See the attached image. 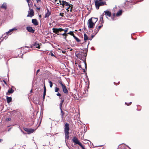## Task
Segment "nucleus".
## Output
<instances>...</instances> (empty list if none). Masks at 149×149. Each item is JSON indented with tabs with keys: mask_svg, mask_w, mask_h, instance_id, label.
<instances>
[{
	"mask_svg": "<svg viewBox=\"0 0 149 149\" xmlns=\"http://www.w3.org/2000/svg\"><path fill=\"white\" fill-rule=\"evenodd\" d=\"M70 130L69 124L66 123L64 125V133L65 139L68 140L69 139V132Z\"/></svg>",
	"mask_w": 149,
	"mask_h": 149,
	"instance_id": "obj_1",
	"label": "nucleus"
},
{
	"mask_svg": "<svg viewBox=\"0 0 149 149\" xmlns=\"http://www.w3.org/2000/svg\"><path fill=\"white\" fill-rule=\"evenodd\" d=\"M95 6L97 10L99 9L100 6L107 5L105 1H99L98 0H96L95 1Z\"/></svg>",
	"mask_w": 149,
	"mask_h": 149,
	"instance_id": "obj_2",
	"label": "nucleus"
},
{
	"mask_svg": "<svg viewBox=\"0 0 149 149\" xmlns=\"http://www.w3.org/2000/svg\"><path fill=\"white\" fill-rule=\"evenodd\" d=\"M25 116L24 112L20 113L19 114V122H20V124L22 125L25 124Z\"/></svg>",
	"mask_w": 149,
	"mask_h": 149,
	"instance_id": "obj_3",
	"label": "nucleus"
},
{
	"mask_svg": "<svg viewBox=\"0 0 149 149\" xmlns=\"http://www.w3.org/2000/svg\"><path fill=\"white\" fill-rule=\"evenodd\" d=\"M87 52L86 51H85L83 50L82 51L80 52L77 55V56L81 60L82 58H84L86 57L87 56Z\"/></svg>",
	"mask_w": 149,
	"mask_h": 149,
	"instance_id": "obj_4",
	"label": "nucleus"
},
{
	"mask_svg": "<svg viewBox=\"0 0 149 149\" xmlns=\"http://www.w3.org/2000/svg\"><path fill=\"white\" fill-rule=\"evenodd\" d=\"M72 140L74 143L78 144L79 146L81 147L82 149H85L84 147L82 145L76 137H74L72 139Z\"/></svg>",
	"mask_w": 149,
	"mask_h": 149,
	"instance_id": "obj_5",
	"label": "nucleus"
},
{
	"mask_svg": "<svg viewBox=\"0 0 149 149\" xmlns=\"http://www.w3.org/2000/svg\"><path fill=\"white\" fill-rule=\"evenodd\" d=\"M58 82L59 84L61 85L63 92L66 94L68 93V90L67 89L66 87L65 86V84L63 83L61 81H59Z\"/></svg>",
	"mask_w": 149,
	"mask_h": 149,
	"instance_id": "obj_6",
	"label": "nucleus"
},
{
	"mask_svg": "<svg viewBox=\"0 0 149 149\" xmlns=\"http://www.w3.org/2000/svg\"><path fill=\"white\" fill-rule=\"evenodd\" d=\"M52 30L54 33L57 34V35H60L59 34L60 33H59V32L63 31L64 29L61 28H53L52 29Z\"/></svg>",
	"mask_w": 149,
	"mask_h": 149,
	"instance_id": "obj_7",
	"label": "nucleus"
},
{
	"mask_svg": "<svg viewBox=\"0 0 149 149\" xmlns=\"http://www.w3.org/2000/svg\"><path fill=\"white\" fill-rule=\"evenodd\" d=\"M88 25L89 28L93 29L94 27L95 24L92 22L91 19H89L88 21Z\"/></svg>",
	"mask_w": 149,
	"mask_h": 149,
	"instance_id": "obj_8",
	"label": "nucleus"
},
{
	"mask_svg": "<svg viewBox=\"0 0 149 149\" xmlns=\"http://www.w3.org/2000/svg\"><path fill=\"white\" fill-rule=\"evenodd\" d=\"M100 25L97 26H96L95 27V29L94 30V31L95 34H96L99 31L100 29L103 26V23L99 22Z\"/></svg>",
	"mask_w": 149,
	"mask_h": 149,
	"instance_id": "obj_9",
	"label": "nucleus"
},
{
	"mask_svg": "<svg viewBox=\"0 0 149 149\" xmlns=\"http://www.w3.org/2000/svg\"><path fill=\"white\" fill-rule=\"evenodd\" d=\"M24 130L28 134H30L34 132L35 130L32 128H24Z\"/></svg>",
	"mask_w": 149,
	"mask_h": 149,
	"instance_id": "obj_10",
	"label": "nucleus"
},
{
	"mask_svg": "<svg viewBox=\"0 0 149 149\" xmlns=\"http://www.w3.org/2000/svg\"><path fill=\"white\" fill-rule=\"evenodd\" d=\"M34 15V13L33 9H30L29 12L28 14L27 15V17H31Z\"/></svg>",
	"mask_w": 149,
	"mask_h": 149,
	"instance_id": "obj_11",
	"label": "nucleus"
},
{
	"mask_svg": "<svg viewBox=\"0 0 149 149\" xmlns=\"http://www.w3.org/2000/svg\"><path fill=\"white\" fill-rule=\"evenodd\" d=\"M14 89H15V88L13 86H11L10 89H9L8 91V92L6 93V95H8L9 94H12L14 92Z\"/></svg>",
	"mask_w": 149,
	"mask_h": 149,
	"instance_id": "obj_12",
	"label": "nucleus"
},
{
	"mask_svg": "<svg viewBox=\"0 0 149 149\" xmlns=\"http://www.w3.org/2000/svg\"><path fill=\"white\" fill-rule=\"evenodd\" d=\"M42 44L41 43L38 44L36 42H35L33 45H31L30 46V47L31 48H32L33 46H35L36 47V48L40 49V46Z\"/></svg>",
	"mask_w": 149,
	"mask_h": 149,
	"instance_id": "obj_13",
	"label": "nucleus"
},
{
	"mask_svg": "<svg viewBox=\"0 0 149 149\" xmlns=\"http://www.w3.org/2000/svg\"><path fill=\"white\" fill-rule=\"evenodd\" d=\"M26 30L29 32L33 33L35 30L33 29L31 27L28 26L26 27Z\"/></svg>",
	"mask_w": 149,
	"mask_h": 149,
	"instance_id": "obj_14",
	"label": "nucleus"
},
{
	"mask_svg": "<svg viewBox=\"0 0 149 149\" xmlns=\"http://www.w3.org/2000/svg\"><path fill=\"white\" fill-rule=\"evenodd\" d=\"M103 13H105V15H106V16H108L109 17H110L111 15V12L109 10L105 11H104Z\"/></svg>",
	"mask_w": 149,
	"mask_h": 149,
	"instance_id": "obj_15",
	"label": "nucleus"
},
{
	"mask_svg": "<svg viewBox=\"0 0 149 149\" xmlns=\"http://www.w3.org/2000/svg\"><path fill=\"white\" fill-rule=\"evenodd\" d=\"M32 23L35 26H37L38 24V22L37 20L36 19H32Z\"/></svg>",
	"mask_w": 149,
	"mask_h": 149,
	"instance_id": "obj_16",
	"label": "nucleus"
},
{
	"mask_svg": "<svg viewBox=\"0 0 149 149\" xmlns=\"http://www.w3.org/2000/svg\"><path fill=\"white\" fill-rule=\"evenodd\" d=\"M70 4L69 3L66 2V1H62V6L63 8H64L65 7V6L68 7V6H69Z\"/></svg>",
	"mask_w": 149,
	"mask_h": 149,
	"instance_id": "obj_17",
	"label": "nucleus"
},
{
	"mask_svg": "<svg viewBox=\"0 0 149 149\" xmlns=\"http://www.w3.org/2000/svg\"><path fill=\"white\" fill-rule=\"evenodd\" d=\"M17 30V29L16 28H13L12 29H10L8 31L6 32V35H10L9 34V33L11 32H12L13 31H14Z\"/></svg>",
	"mask_w": 149,
	"mask_h": 149,
	"instance_id": "obj_18",
	"label": "nucleus"
},
{
	"mask_svg": "<svg viewBox=\"0 0 149 149\" xmlns=\"http://www.w3.org/2000/svg\"><path fill=\"white\" fill-rule=\"evenodd\" d=\"M0 8H1L6 10L7 8V5L6 3H4L1 6Z\"/></svg>",
	"mask_w": 149,
	"mask_h": 149,
	"instance_id": "obj_19",
	"label": "nucleus"
},
{
	"mask_svg": "<svg viewBox=\"0 0 149 149\" xmlns=\"http://www.w3.org/2000/svg\"><path fill=\"white\" fill-rule=\"evenodd\" d=\"M104 15V13H103L102 15H101L100 17V20L99 21V22H101L103 23L104 21H103V17Z\"/></svg>",
	"mask_w": 149,
	"mask_h": 149,
	"instance_id": "obj_20",
	"label": "nucleus"
},
{
	"mask_svg": "<svg viewBox=\"0 0 149 149\" xmlns=\"http://www.w3.org/2000/svg\"><path fill=\"white\" fill-rule=\"evenodd\" d=\"M60 35H62V36H64V37H63L64 39L66 40L67 41V37L68 36V33H64L63 34H60Z\"/></svg>",
	"mask_w": 149,
	"mask_h": 149,
	"instance_id": "obj_21",
	"label": "nucleus"
},
{
	"mask_svg": "<svg viewBox=\"0 0 149 149\" xmlns=\"http://www.w3.org/2000/svg\"><path fill=\"white\" fill-rule=\"evenodd\" d=\"M90 19H91L92 22H93L94 23V24H95L96 22L97 21V18H96L94 17H91Z\"/></svg>",
	"mask_w": 149,
	"mask_h": 149,
	"instance_id": "obj_22",
	"label": "nucleus"
},
{
	"mask_svg": "<svg viewBox=\"0 0 149 149\" xmlns=\"http://www.w3.org/2000/svg\"><path fill=\"white\" fill-rule=\"evenodd\" d=\"M60 110L61 111V117L62 118H63L64 116L65 117L67 115L65 114V113L63 111L62 109Z\"/></svg>",
	"mask_w": 149,
	"mask_h": 149,
	"instance_id": "obj_23",
	"label": "nucleus"
},
{
	"mask_svg": "<svg viewBox=\"0 0 149 149\" xmlns=\"http://www.w3.org/2000/svg\"><path fill=\"white\" fill-rule=\"evenodd\" d=\"M7 101L8 103H9L12 101V98L11 97H6Z\"/></svg>",
	"mask_w": 149,
	"mask_h": 149,
	"instance_id": "obj_24",
	"label": "nucleus"
},
{
	"mask_svg": "<svg viewBox=\"0 0 149 149\" xmlns=\"http://www.w3.org/2000/svg\"><path fill=\"white\" fill-rule=\"evenodd\" d=\"M122 13V10H119L117 12V13L116 15L117 16H119L121 15Z\"/></svg>",
	"mask_w": 149,
	"mask_h": 149,
	"instance_id": "obj_25",
	"label": "nucleus"
},
{
	"mask_svg": "<svg viewBox=\"0 0 149 149\" xmlns=\"http://www.w3.org/2000/svg\"><path fill=\"white\" fill-rule=\"evenodd\" d=\"M84 39L85 41L89 40L88 38L86 33H84Z\"/></svg>",
	"mask_w": 149,
	"mask_h": 149,
	"instance_id": "obj_26",
	"label": "nucleus"
},
{
	"mask_svg": "<svg viewBox=\"0 0 149 149\" xmlns=\"http://www.w3.org/2000/svg\"><path fill=\"white\" fill-rule=\"evenodd\" d=\"M67 33L68 34L72 36L73 37L75 36L73 31H70L69 33Z\"/></svg>",
	"mask_w": 149,
	"mask_h": 149,
	"instance_id": "obj_27",
	"label": "nucleus"
},
{
	"mask_svg": "<svg viewBox=\"0 0 149 149\" xmlns=\"http://www.w3.org/2000/svg\"><path fill=\"white\" fill-rule=\"evenodd\" d=\"M51 15V13H47L45 16V17H49V16Z\"/></svg>",
	"mask_w": 149,
	"mask_h": 149,
	"instance_id": "obj_28",
	"label": "nucleus"
},
{
	"mask_svg": "<svg viewBox=\"0 0 149 149\" xmlns=\"http://www.w3.org/2000/svg\"><path fill=\"white\" fill-rule=\"evenodd\" d=\"M73 38L75 39L76 41L78 42H80V40L77 37L75 36L73 37Z\"/></svg>",
	"mask_w": 149,
	"mask_h": 149,
	"instance_id": "obj_29",
	"label": "nucleus"
},
{
	"mask_svg": "<svg viewBox=\"0 0 149 149\" xmlns=\"http://www.w3.org/2000/svg\"><path fill=\"white\" fill-rule=\"evenodd\" d=\"M59 89V88H58L57 87H56L55 88V92H57L58 91Z\"/></svg>",
	"mask_w": 149,
	"mask_h": 149,
	"instance_id": "obj_30",
	"label": "nucleus"
},
{
	"mask_svg": "<svg viewBox=\"0 0 149 149\" xmlns=\"http://www.w3.org/2000/svg\"><path fill=\"white\" fill-rule=\"evenodd\" d=\"M49 83L50 87V88H52L53 86V84L50 81H49Z\"/></svg>",
	"mask_w": 149,
	"mask_h": 149,
	"instance_id": "obj_31",
	"label": "nucleus"
},
{
	"mask_svg": "<svg viewBox=\"0 0 149 149\" xmlns=\"http://www.w3.org/2000/svg\"><path fill=\"white\" fill-rule=\"evenodd\" d=\"M68 28H66L65 29H64L63 31H64V33H66L68 32Z\"/></svg>",
	"mask_w": 149,
	"mask_h": 149,
	"instance_id": "obj_32",
	"label": "nucleus"
},
{
	"mask_svg": "<svg viewBox=\"0 0 149 149\" xmlns=\"http://www.w3.org/2000/svg\"><path fill=\"white\" fill-rule=\"evenodd\" d=\"M71 4H70L69 6H68V7L66 8V10H67L68 12V11H69V9L71 7Z\"/></svg>",
	"mask_w": 149,
	"mask_h": 149,
	"instance_id": "obj_33",
	"label": "nucleus"
},
{
	"mask_svg": "<svg viewBox=\"0 0 149 149\" xmlns=\"http://www.w3.org/2000/svg\"><path fill=\"white\" fill-rule=\"evenodd\" d=\"M72 8H73V5L71 4V7H70V12H72Z\"/></svg>",
	"mask_w": 149,
	"mask_h": 149,
	"instance_id": "obj_34",
	"label": "nucleus"
},
{
	"mask_svg": "<svg viewBox=\"0 0 149 149\" xmlns=\"http://www.w3.org/2000/svg\"><path fill=\"white\" fill-rule=\"evenodd\" d=\"M64 13H61L59 14V15L62 17H64Z\"/></svg>",
	"mask_w": 149,
	"mask_h": 149,
	"instance_id": "obj_35",
	"label": "nucleus"
},
{
	"mask_svg": "<svg viewBox=\"0 0 149 149\" xmlns=\"http://www.w3.org/2000/svg\"><path fill=\"white\" fill-rule=\"evenodd\" d=\"M132 104V102H130L129 103H127V102H125V104L128 106Z\"/></svg>",
	"mask_w": 149,
	"mask_h": 149,
	"instance_id": "obj_36",
	"label": "nucleus"
},
{
	"mask_svg": "<svg viewBox=\"0 0 149 149\" xmlns=\"http://www.w3.org/2000/svg\"><path fill=\"white\" fill-rule=\"evenodd\" d=\"M46 87L45 86V84L44 86V92H46Z\"/></svg>",
	"mask_w": 149,
	"mask_h": 149,
	"instance_id": "obj_37",
	"label": "nucleus"
},
{
	"mask_svg": "<svg viewBox=\"0 0 149 149\" xmlns=\"http://www.w3.org/2000/svg\"><path fill=\"white\" fill-rule=\"evenodd\" d=\"M11 119L10 118H8L6 119V121H9L11 120Z\"/></svg>",
	"mask_w": 149,
	"mask_h": 149,
	"instance_id": "obj_38",
	"label": "nucleus"
},
{
	"mask_svg": "<svg viewBox=\"0 0 149 149\" xmlns=\"http://www.w3.org/2000/svg\"><path fill=\"white\" fill-rule=\"evenodd\" d=\"M56 95L57 96H59V97L61 96V94L59 93H57Z\"/></svg>",
	"mask_w": 149,
	"mask_h": 149,
	"instance_id": "obj_39",
	"label": "nucleus"
},
{
	"mask_svg": "<svg viewBox=\"0 0 149 149\" xmlns=\"http://www.w3.org/2000/svg\"><path fill=\"white\" fill-rule=\"evenodd\" d=\"M64 102V100L63 99L61 100V102L60 103L61 104H63V102Z\"/></svg>",
	"mask_w": 149,
	"mask_h": 149,
	"instance_id": "obj_40",
	"label": "nucleus"
},
{
	"mask_svg": "<svg viewBox=\"0 0 149 149\" xmlns=\"http://www.w3.org/2000/svg\"><path fill=\"white\" fill-rule=\"evenodd\" d=\"M62 104H59L60 109V110L62 109Z\"/></svg>",
	"mask_w": 149,
	"mask_h": 149,
	"instance_id": "obj_41",
	"label": "nucleus"
},
{
	"mask_svg": "<svg viewBox=\"0 0 149 149\" xmlns=\"http://www.w3.org/2000/svg\"><path fill=\"white\" fill-rule=\"evenodd\" d=\"M59 1L60 3V4L62 5V1H61L59 0Z\"/></svg>",
	"mask_w": 149,
	"mask_h": 149,
	"instance_id": "obj_42",
	"label": "nucleus"
},
{
	"mask_svg": "<svg viewBox=\"0 0 149 149\" xmlns=\"http://www.w3.org/2000/svg\"><path fill=\"white\" fill-rule=\"evenodd\" d=\"M50 55L52 56H55L54 55V54L52 52H51V53Z\"/></svg>",
	"mask_w": 149,
	"mask_h": 149,
	"instance_id": "obj_43",
	"label": "nucleus"
},
{
	"mask_svg": "<svg viewBox=\"0 0 149 149\" xmlns=\"http://www.w3.org/2000/svg\"><path fill=\"white\" fill-rule=\"evenodd\" d=\"M85 67L86 69L87 66H86V61H85Z\"/></svg>",
	"mask_w": 149,
	"mask_h": 149,
	"instance_id": "obj_44",
	"label": "nucleus"
},
{
	"mask_svg": "<svg viewBox=\"0 0 149 149\" xmlns=\"http://www.w3.org/2000/svg\"><path fill=\"white\" fill-rule=\"evenodd\" d=\"M62 52L63 54H65L66 53V51H62Z\"/></svg>",
	"mask_w": 149,
	"mask_h": 149,
	"instance_id": "obj_45",
	"label": "nucleus"
},
{
	"mask_svg": "<svg viewBox=\"0 0 149 149\" xmlns=\"http://www.w3.org/2000/svg\"><path fill=\"white\" fill-rule=\"evenodd\" d=\"M3 82L6 85H7V84L5 81L4 80H3Z\"/></svg>",
	"mask_w": 149,
	"mask_h": 149,
	"instance_id": "obj_46",
	"label": "nucleus"
},
{
	"mask_svg": "<svg viewBox=\"0 0 149 149\" xmlns=\"http://www.w3.org/2000/svg\"><path fill=\"white\" fill-rule=\"evenodd\" d=\"M94 37V35H92L91 36V39H89V40H91Z\"/></svg>",
	"mask_w": 149,
	"mask_h": 149,
	"instance_id": "obj_47",
	"label": "nucleus"
},
{
	"mask_svg": "<svg viewBox=\"0 0 149 149\" xmlns=\"http://www.w3.org/2000/svg\"><path fill=\"white\" fill-rule=\"evenodd\" d=\"M46 93V92H43V95H45V96Z\"/></svg>",
	"mask_w": 149,
	"mask_h": 149,
	"instance_id": "obj_48",
	"label": "nucleus"
},
{
	"mask_svg": "<svg viewBox=\"0 0 149 149\" xmlns=\"http://www.w3.org/2000/svg\"><path fill=\"white\" fill-rule=\"evenodd\" d=\"M36 8H36L37 10H40V8H38L37 7Z\"/></svg>",
	"mask_w": 149,
	"mask_h": 149,
	"instance_id": "obj_49",
	"label": "nucleus"
},
{
	"mask_svg": "<svg viewBox=\"0 0 149 149\" xmlns=\"http://www.w3.org/2000/svg\"><path fill=\"white\" fill-rule=\"evenodd\" d=\"M47 13H51L49 11V10L48 8H47Z\"/></svg>",
	"mask_w": 149,
	"mask_h": 149,
	"instance_id": "obj_50",
	"label": "nucleus"
},
{
	"mask_svg": "<svg viewBox=\"0 0 149 149\" xmlns=\"http://www.w3.org/2000/svg\"><path fill=\"white\" fill-rule=\"evenodd\" d=\"M40 70V69L38 70L36 72L37 74H38V73L39 72Z\"/></svg>",
	"mask_w": 149,
	"mask_h": 149,
	"instance_id": "obj_51",
	"label": "nucleus"
},
{
	"mask_svg": "<svg viewBox=\"0 0 149 149\" xmlns=\"http://www.w3.org/2000/svg\"><path fill=\"white\" fill-rule=\"evenodd\" d=\"M45 95H43V100H44L45 99Z\"/></svg>",
	"mask_w": 149,
	"mask_h": 149,
	"instance_id": "obj_52",
	"label": "nucleus"
},
{
	"mask_svg": "<svg viewBox=\"0 0 149 149\" xmlns=\"http://www.w3.org/2000/svg\"><path fill=\"white\" fill-rule=\"evenodd\" d=\"M41 0H36L37 2L38 3L39 1H40Z\"/></svg>",
	"mask_w": 149,
	"mask_h": 149,
	"instance_id": "obj_53",
	"label": "nucleus"
},
{
	"mask_svg": "<svg viewBox=\"0 0 149 149\" xmlns=\"http://www.w3.org/2000/svg\"><path fill=\"white\" fill-rule=\"evenodd\" d=\"M26 1H27V2L29 3V1H30V0H26Z\"/></svg>",
	"mask_w": 149,
	"mask_h": 149,
	"instance_id": "obj_54",
	"label": "nucleus"
},
{
	"mask_svg": "<svg viewBox=\"0 0 149 149\" xmlns=\"http://www.w3.org/2000/svg\"><path fill=\"white\" fill-rule=\"evenodd\" d=\"M34 6L35 7H37V6L36 4H34Z\"/></svg>",
	"mask_w": 149,
	"mask_h": 149,
	"instance_id": "obj_55",
	"label": "nucleus"
},
{
	"mask_svg": "<svg viewBox=\"0 0 149 149\" xmlns=\"http://www.w3.org/2000/svg\"><path fill=\"white\" fill-rule=\"evenodd\" d=\"M112 20H114V17H113V18H112Z\"/></svg>",
	"mask_w": 149,
	"mask_h": 149,
	"instance_id": "obj_56",
	"label": "nucleus"
},
{
	"mask_svg": "<svg viewBox=\"0 0 149 149\" xmlns=\"http://www.w3.org/2000/svg\"><path fill=\"white\" fill-rule=\"evenodd\" d=\"M39 17L40 18H41V15H39Z\"/></svg>",
	"mask_w": 149,
	"mask_h": 149,
	"instance_id": "obj_57",
	"label": "nucleus"
},
{
	"mask_svg": "<svg viewBox=\"0 0 149 149\" xmlns=\"http://www.w3.org/2000/svg\"><path fill=\"white\" fill-rule=\"evenodd\" d=\"M113 17H114L115 16V14L114 13L113 14Z\"/></svg>",
	"mask_w": 149,
	"mask_h": 149,
	"instance_id": "obj_58",
	"label": "nucleus"
},
{
	"mask_svg": "<svg viewBox=\"0 0 149 149\" xmlns=\"http://www.w3.org/2000/svg\"><path fill=\"white\" fill-rule=\"evenodd\" d=\"M83 70H84V72H85V69H84Z\"/></svg>",
	"mask_w": 149,
	"mask_h": 149,
	"instance_id": "obj_59",
	"label": "nucleus"
},
{
	"mask_svg": "<svg viewBox=\"0 0 149 149\" xmlns=\"http://www.w3.org/2000/svg\"><path fill=\"white\" fill-rule=\"evenodd\" d=\"M57 0H55V2H56V1H57Z\"/></svg>",
	"mask_w": 149,
	"mask_h": 149,
	"instance_id": "obj_60",
	"label": "nucleus"
},
{
	"mask_svg": "<svg viewBox=\"0 0 149 149\" xmlns=\"http://www.w3.org/2000/svg\"><path fill=\"white\" fill-rule=\"evenodd\" d=\"M30 92H31V93H32V90H31V91Z\"/></svg>",
	"mask_w": 149,
	"mask_h": 149,
	"instance_id": "obj_61",
	"label": "nucleus"
},
{
	"mask_svg": "<svg viewBox=\"0 0 149 149\" xmlns=\"http://www.w3.org/2000/svg\"><path fill=\"white\" fill-rule=\"evenodd\" d=\"M1 141H2V139H0V142H1Z\"/></svg>",
	"mask_w": 149,
	"mask_h": 149,
	"instance_id": "obj_62",
	"label": "nucleus"
},
{
	"mask_svg": "<svg viewBox=\"0 0 149 149\" xmlns=\"http://www.w3.org/2000/svg\"><path fill=\"white\" fill-rule=\"evenodd\" d=\"M1 38H2L1 37H0V40H1Z\"/></svg>",
	"mask_w": 149,
	"mask_h": 149,
	"instance_id": "obj_63",
	"label": "nucleus"
}]
</instances>
